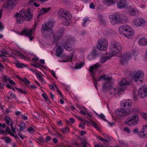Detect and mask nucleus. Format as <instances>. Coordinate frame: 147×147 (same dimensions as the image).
Returning <instances> with one entry per match:
<instances>
[{
    "mask_svg": "<svg viewBox=\"0 0 147 147\" xmlns=\"http://www.w3.org/2000/svg\"><path fill=\"white\" fill-rule=\"evenodd\" d=\"M81 143L83 145L87 144L88 143L86 142V141L84 140H82L81 141Z\"/></svg>",
    "mask_w": 147,
    "mask_h": 147,
    "instance_id": "nucleus-62",
    "label": "nucleus"
},
{
    "mask_svg": "<svg viewBox=\"0 0 147 147\" xmlns=\"http://www.w3.org/2000/svg\"><path fill=\"white\" fill-rule=\"evenodd\" d=\"M98 117H100V119H102L103 120L105 121H106V119H105V116L104 115L102 114L101 113L100 115H99V116H98Z\"/></svg>",
    "mask_w": 147,
    "mask_h": 147,
    "instance_id": "nucleus-50",
    "label": "nucleus"
},
{
    "mask_svg": "<svg viewBox=\"0 0 147 147\" xmlns=\"http://www.w3.org/2000/svg\"><path fill=\"white\" fill-rule=\"evenodd\" d=\"M65 30L63 28H61L59 30V31L58 34L60 36H61L64 32Z\"/></svg>",
    "mask_w": 147,
    "mask_h": 147,
    "instance_id": "nucleus-43",
    "label": "nucleus"
},
{
    "mask_svg": "<svg viewBox=\"0 0 147 147\" xmlns=\"http://www.w3.org/2000/svg\"><path fill=\"white\" fill-rule=\"evenodd\" d=\"M9 83L11 85H15L16 84L14 82V81H13L12 80H11L10 79L9 80Z\"/></svg>",
    "mask_w": 147,
    "mask_h": 147,
    "instance_id": "nucleus-63",
    "label": "nucleus"
},
{
    "mask_svg": "<svg viewBox=\"0 0 147 147\" xmlns=\"http://www.w3.org/2000/svg\"><path fill=\"white\" fill-rule=\"evenodd\" d=\"M119 84L120 86L123 85H129L130 82L128 79L127 78L123 79L122 81L119 82Z\"/></svg>",
    "mask_w": 147,
    "mask_h": 147,
    "instance_id": "nucleus-24",
    "label": "nucleus"
},
{
    "mask_svg": "<svg viewBox=\"0 0 147 147\" xmlns=\"http://www.w3.org/2000/svg\"><path fill=\"white\" fill-rule=\"evenodd\" d=\"M131 75L134 76L135 81L138 82L141 80V79L144 77V73L142 71L134 70L132 72Z\"/></svg>",
    "mask_w": 147,
    "mask_h": 147,
    "instance_id": "nucleus-10",
    "label": "nucleus"
},
{
    "mask_svg": "<svg viewBox=\"0 0 147 147\" xmlns=\"http://www.w3.org/2000/svg\"><path fill=\"white\" fill-rule=\"evenodd\" d=\"M124 130L127 132L128 133H129L130 132V129L127 127H125L124 128Z\"/></svg>",
    "mask_w": 147,
    "mask_h": 147,
    "instance_id": "nucleus-55",
    "label": "nucleus"
},
{
    "mask_svg": "<svg viewBox=\"0 0 147 147\" xmlns=\"http://www.w3.org/2000/svg\"><path fill=\"white\" fill-rule=\"evenodd\" d=\"M119 31L120 34L124 35L129 39L132 38L135 32L131 27L127 25H124L120 26L119 28Z\"/></svg>",
    "mask_w": 147,
    "mask_h": 147,
    "instance_id": "nucleus-5",
    "label": "nucleus"
},
{
    "mask_svg": "<svg viewBox=\"0 0 147 147\" xmlns=\"http://www.w3.org/2000/svg\"><path fill=\"white\" fill-rule=\"evenodd\" d=\"M16 89V90H18V91L20 92L21 93L24 94H26V89L25 88L24 89H20V88H19L17 87H15Z\"/></svg>",
    "mask_w": 147,
    "mask_h": 147,
    "instance_id": "nucleus-34",
    "label": "nucleus"
},
{
    "mask_svg": "<svg viewBox=\"0 0 147 147\" xmlns=\"http://www.w3.org/2000/svg\"><path fill=\"white\" fill-rule=\"evenodd\" d=\"M141 115L144 119H147V114L144 113L142 112L141 113Z\"/></svg>",
    "mask_w": 147,
    "mask_h": 147,
    "instance_id": "nucleus-44",
    "label": "nucleus"
},
{
    "mask_svg": "<svg viewBox=\"0 0 147 147\" xmlns=\"http://www.w3.org/2000/svg\"><path fill=\"white\" fill-rule=\"evenodd\" d=\"M132 110H127L124 109L119 108L117 109L115 112L116 115L118 117H126L129 115L132 112Z\"/></svg>",
    "mask_w": 147,
    "mask_h": 147,
    "instance_id": "nucleus-8",
    "label": "nucleus"
},
{
    "mask_svg": "<svg viewBox=\"0 0 147 147\" xmlns=\"http://www.w3.org/2000/svg\"><path fill=\"white\" fill-rule=\"evenodd\" d=\"M134 51L132 52H126L120 57V63L121 65H125L127 64L128 61L131 58L132 55L135 56Z\"/></svg>",
    "mask_w": 147,
    "mask_h": 147,
    "instance_id": "nucleus-7",
    "label": "nucleus"
},
{
    "mask_svg": "<svg viewBox=\"0 0 147 147\" xmlns=\"http://www.w3.org/2000/svg\"><path fill=\"white\" fill-rule=\"evenodd\" d=\"M10 135L11 136H12L14 138H15L16 139H19V138L18 137V136L16 135L15 136V135L13 133L12 134H11Z\"/></svg>",
    "mask_w": 147,
    "mask_h": 147,
    "instance_id": "nucleus-61",
    "label": "nucleus"
},
{
    "mask_svg": "<svg viewBox=\"0 0 147 147\" xmlns=\"http://www.w3.org/2000/svg\"><path fill=\"white\" fill-rule=\"evenodd\" d=\"M16 66L19 68H23L26 67V65L22 63H17L15 64Z\"/></svg>",
    "mask_w": 147,
    "mask_h": 147,
    "instance_id": "nucleus-32",
    "label": "nucleus"
},
{
    "mask_svg": "<svg viewBox=\"0 0 147 147\" xmlns=\"http://www.w3.org/2000/svg\"><path fill=\"white\" fill-rule=\"evenodd\" d=\"M107 41L104 39H102L98 42L97 48L100 51H105L107 49Z\"/></svg>",
    "mask_w": 147,
    "mask_h": 147,
    "instance_id": "nucleus-9",
    "label": "nucleus"
},
{
    "mask_svg": "<svg viewBox=\"0 0 147 147\" xmlns=\"http://www.w3.org/2000/svg\"><path fill=\"white\" fill-rule=\"evenodd\" d=\"M74 41V40H73L71 38H69L67 41H65L63 42V46L67 51H69L72 50V47L70 46V45L73 44Z\"/></svg>",
    "mask_w": 147,
    "mask_h": 147,
    "instance_id": "nucleus-15",
    "label": "nucleus"
},
{
    "mask_svg": "<svg viewBox=\"0 0 147 147\" xmlns=\"http://www.w3.org/2000/svg\"><path fill=\"white\" fill-rule=\"evenodd\" d=\"M18 0H7V7H11L15 6L17 3Z\"/></svg>",
    "mask_w": 147,
    "mask_h": 147,
    "instance_id": "nucleus-23",
    "label": "nucleus"
},
{
    "mask_svg": "<svg viewBox=\"0 0 147 147\" xmlns=\"http://www.w3.org/2000/svg\"><path fill=\"white\" fill-rule=\"evenodd\" d=\"M63 49L61 46H59L56 49V55L57 56H60L62 54Z\"/></svg>",
    "mask_w": 147,
    "mask_h": 147,
    "instance_id": "nucleus-25",
    "label": "nucleus"
},
{
    "mask_svg": "<svg viewBox=\"0 0 147 147\" xmlns=\"http://www.w3.org/2000/svg\"><path fill=\"white\" fill-rule=\"evenodd\" d=\"M85 115H86V116L88 118H90L91 117V115L90 114L87 112H86Z\"/></svg>",
    "mask_w": 147,
    "mask_h": 147,
    "instance_id": "nucleus-60",
    "label": "nucleus"
},
{
    "mask_svg": "<svg viewBox=\"0 0 147 147\" xmlns=\"http://www.w3.org/2000/svg\"><path fill=\"white\" fill-rule=\"evenodd\" d=\"M53 26V22L51 21H49L42 25V28L41 32L42 33H44V31L46 30H52Z\"/></svg>",
    "mask_w": 147,
    "mask_h": 147,
    "instance_id": "nucleus-11",
    "label": "nucleus"
},
{
    "mask_svg": "<svg viewBox=\"0 0 147 147\" xmlns=\"http://www.w3.org/2000/svg\"><path fill=\"white\" fill-rule=\"evenodd\" d=\"M99 20L100 24H105L106 23V21L105 20L103 19L102 17L100 18Z\"/></svg>",
    "mask_w": 147,
    "mask_h": 147,
    "instance_id": "nucleus-39",
    "label": "nucleus"
},
{
    "mask_svg": "<svg viewBox=\"0 0 147 147\" xmlns=\"http://www.w3.org/2000/svg\"><path fill=\"white\" fill-rule=\"evenodd\" d=\"M69 128L68 126L66 127L65 128L62 129L61 131L64 133H66L69 131Z\"/></svg>",
    "mask_w": 147,
    "mask_h": 147,
    "instance_id": "nucleus-42",
    "label": "nucleus"
},
{
    "mask_svg": "<svg viewBox=\"0 0 147 147\" xmlns=\"http://www.w3.org/2000/svg\"><path fill=\"white\" fill-rule=\"evenodd\" d=\"M100 66V65L98 63H96L93 65L91 66L89 68V71L91 75L92 76V78L94 80L93 83L94 87L97 89V82L98 81H100L102 80L107 81L105 83L107 82L108 84H109V82L112 79V78L110 77L106 76V74L101 76L99 78L96 80V78L94 76V74L95 72L98 69L99 67Z\"/></svg>",
    "mask_w": 147,
    "mask_h": 147,
    "instance_id": "nucleus-1",
    "label": "nucleus"
},
{
    "mask_svg": "<svg viewBox=\"0 0 147 147\" xmlns=\"http://www.w3.org/2000/svg\"><path fill=\"white\" fill-rule=\"evenodd\" d=\"M109 18L110 22L113 25L120 23H124L128 20V18L126 16L117 13L110 15Z\"/></svg>",
    "mask_w": 147,
    "mask_h": 147,
    "instance_id": "nucleus-3",
    "label": "nucleus"
},
{
    "mask_svg": "<svg viewBox=\"0 0 147 147\" xmlns=\"http://www.w3.org/2000/svg\"><path fill=\"white\" fill-rule=\"evenodd\" d=\"M107 33L108 34H111V33L114 32V31L111 29H108L107 30Z\"/></svg>",
    "mask_w": 147,
    "mask_h": 147,
    "instance_id": "nucleus-59",
    "label": "nucleus"
},
{
    "mask_svg": "<svg viewBox=\"0 0 147 147\" xmlns=\"http://www.w3.org/2000/svg\"><path fill=\"white\" fill-rule=\"evenodd\" d=\"M118 0H103V3L108 6L112 5L117 2Z\"/></svg>",
    "mask_w": 147,
    "mask_h": 147,
    "instance_id": "nucleus-19",
    "label": "nucleus"
},
{
    "mask_svg": "<svg viewBox=\"0 0 147 147\" xmlns=\"http://www.w3.org/2000/svg\"><path fill=\"white\" fill-rule=\"evenodd\" d=\"M128 5V3L125 0H119L117 5V8L120 9L125 8Z\"/></svg>",
    "mask_w": 147,
    "mask_h": 147,
    "instance_id": "nucleus-18",
    "label": "nucleus"
},
{
    "mask_svg": "<svg viewBox=\"0 0 147 147\" xmlns=\"http://www.w3.org/2000/svg\"><path fill=\"white\" fill-rule=\"evenodd\" d=\"M9 94H10V96L12 97V98H13L14 99H16V96L12 92H9Z\"/></svg>",
    "mask_w": 147,
    "mask_h": 147,
    "instance_id": "nucleus-48",
    "label": "nucleus"
},
{
    "mask_svg": "<svg viewBox=\"0 0 147 147\" xmlns=\"http://www.w3.org/2000/svg\"><path fill=\"white\" fill-rule=\"evenodd\" d=\"M11 141V140L9 137H6L5 140V142L9 143Z\"/></svg>",
    "mask_w": 147,
    "mask_h": 147,
    "instance_id": "nucleus-49",
    "label": "nucleus"
},
{
    "mask_svg": "<svg viewBox=\"0 0 147 147\" xmlns=\"http://www.w3.org/2000/svg\"><path fill=\"white\" fill-rule=\"evenodd\" d=\"M139 136L141 138H147V129L142 128L139 133Z\"/></svg>",
    "mask_w": 147,
    "mask_h": 147,
    "instance_id": "nucleus-21",
    "label": "nucleus"
},
{
    "mask_svg": "<svg viewBox=\"0 0 147 147\" xmlns=\"http://www.w3.org/2000/svg\"><path fill=\"white\" fill-rule=\"evenodd\" d=\"M111 45V47L113 48L117 52H119L122 49L121 45L119 43H115Z\"/></svg>",
    "mask_w": 147,
    "mask_h": 147,
    "instance_id": "nucleus-20",
    "label": "nucleus"
},
{
    "mask_svg": "<svg viewBox=\"0 0 147 147\" xmlns=\"http://www.w3.org/2000/svg\"><path fill=\"white\" fill-rule=\"evenodd\" d=\"M51 7H49L47 8H43L41 9L40 10V14L38 15L37 18H38L39 15H40L43 14L47 12H48L51 9Z\"/></svg>",
    "mask_w": 147,
    "mask_h": 147,
    "instance_id": "nucleus-27",
    "label": "nucleus"
},
{
    "mask_svg": "<svg viewBox=\"0 0 147 147\" xmlns=\"http://www.w3.org/2000/svg\"><path fill=\"white\" fill-rule=\"evenodd\" d=\"M92 125L96 129L98 130L99 129V128L98 125L94 121H92Z\"/></svg>",
    "mask_w": 147,
    "mask_h": 147,
    "instance_id": "nucleus-40",
    "label": "nucleus"
},
{
    "mask_svg": "<svg viewBox=\"0 0 147 147\" xmlns=\"http://www.w3.org/2000/svg\"><path fill=\"white\" fill-rule=\"evenodd\" d=\"M2 79L3 82L6 83L8 81H9L10 78L7 76H4L3 77Z\"/></svg>",
    "mask_w": 147,
    "mask_h": 147,
    "instance_id": "nucleus-36",
    "label": "nucleus"
},
{
    "mask_svg": "<svg viewBox=\"0 0 147 147\" xmlns=\"http://www.w3.org/2000/svg\"><path fill=\"white\" fill-rule=\"evenodd\" d=\"M28 131L30 133H33L34 132V129L32 127H30L28 129Z\"/></svg>",
    "mask_w": 147,
    "mask_h": 147,
    "instance_id": "nucleus-54",
    "label": "nucleus"
},
{
    "mask_svg": "<svg viewBox=\"0 0 147 147\" xmlns=\"http://www.w3.org/2000/svg\"><path fill=\"white\" fill-rule=\"evenodd\" d=\"M90 7L92 9H94V8L95 6L93 3L91 2L90 3Z\"/></svg>",
    "mask_w": 147,
    "mask_h": 147,
    "instance_id": "nucleus-58",
    "label": "nucleus"
},
{
    "mask_svg": "<svg viewBox=\"0 0 147 147\" xmlns=\"http://www.w3.org/2000/svg\"><path fill=\"white\" fill-rule=\"evenodd\" d=\"M36 76H37V77L39 79V80H42V78L39 74L37 73H36Z\"/></svg>",
    "mask_w": 147,
    "mask_h": 147,
    "instance_id": "nucleus-56",
    "label": "nucleus"
},
{
    "mask_svg": "<svg viewBox=\"0 0 147 147\" xmlns=\"http://www.w3.org/2000/svg\"><path fill=\"white\" fill-rule=\"evenodd\" d=\"M103 90L105 91L107 89H110V92L111 95H115L117 92V90L113 88L110 84H108L107 82L103 84Z\"/></svg>",
    "mask_w": 147,
    "mask_h": 147,
    "instance_id": "nucleus-13",
    "label": "nucleus"
},
{
    "mask_svg": "<svg viewBox=\"0 0 147 147\" xmlns=\"http://www.w3.org/2000/svg\"><path fill=\"white\" fill-rule=\"evenodd\" d=\"M6 131L8 132V133L10 135L11 134H12V133L11 132V131L10 128L8 126H7L6 128Z\"/></svg>",
    "mask_w": 147,
    "mask_h": 147,
    "instance_id": "nucleus-51",
    "label": "nucleus"
},
{
    "mask_svg": "<svg viewBox=\"0 0 147 147\" xmlns=\"http://www.w3.org/2000/svg\"><path fill=\"white\" fill-rule=\"evenodd\" d=\"M139 12L138 10L135 8L131 9L129 11V15L132 16H134L138 14Z\"/></svg>",
    "mask_w": 147,
    "mask_h": 147,
    "instance_id": "nucleus-22",
    "label": "nucleus"
},
{
    "mask_svg": "<svg viewBox=\"0 0 147 147\" xmlns=\"http://www.w3.org/2000/svg\"><path fill=\"white\" fill-rule=\"evenodd\" d=\"M22 118L23 120L24 121L27 120L28 118L26 116H23L22 117Z\"/></svg>",
    "mask_w": 147,
    "mask_h": 147,
    "instance_id": "nucleus-64",
    "label": "nucleus"
},
{
    "mask_svg": "<svg viewBox=\"0 0 147 147\" xmlns=\"http://www.w3.org/2000/svg\"><path fill=\"white\" fill-rule=\"evenodd\" d=\"M2 54H1L0 56H2L4 57H7V55H9L8 52L6 51H2L1 52Z\"/></svg>",
    "mask_w": 147,
    "mask_h": 147,
    "instance_id": "nucleus-37",
    "label": "nucleus"
},
{
    "mask_svg": "<svg viewBox=\"0 0 147 147\" xmlns=\"http://www.w3.org/2000/svg\"><path fill=\"white\" fill-rule=\"evenodd\" d=\"M132 104V102L130 99L125 100L121 102V106L127 110H131L130 107Z\"/></svg>",
    "mask_w": 147,
    "mask_h": 147,
    "instance_id": "nucleus-12",
    "label": "nucleus"
},
{
    "mask_svg": "<svg viewBox=\"0 0 147 147\" xmlns=\"http://www.w3.org/2000/svg\"><path fill=\"white\" fill-rule=\"evenodd\" d=\"M138 43L140 45H147V39L142 38H141L138 41Z\"/></svg>",
    "mask_w": 147,
    "mask_h": 147,
    "instance_id": "nucleus-28",
    "label": "nucleus"
},
{
    "mask_svg": "<svg viewBox=\"0 0 147 147\" xmlns=\"http://www.w3.org/2000/svg\"><path fill=\"white\" fill-rule=\"evenodd\" d=\"M84 63L83 62H81L78 63L76 64L75 66V69H80L82 66L84 65Z\"/></svg>",
    "mask_w": 147,
    "mask_h": 147,
    "instance_id": "nucleus-33",
    "label": "nucleus"
},
{
    "mask_svg": "<svg viewBox=\"0 0 147 147\" xmlns=\"http://www.w3.org/2000/svg\"><path fill=\"white\" fill-rule=\"evenodd\" d=\"M73 57V56L72 55L67 56L66 57V58L67 59V61L68 62H70L71 61Z\"/></svg>",
    "mask_w": 147,
    "mask_h": 147,
    "instance_id": "nucleus-41",
    "label": "nucleus"
},
{
    "mask_svg": "<svg viewBox=\"0 0 147 147\" xmlns=\"http://www.w3.org/2000/svg\"><path fill=\"white\" fill-rule=\"evenodd\" d=\"M10 126H11V130L12 131V133H16L15 130L16 129V127H13V124H10Z\"/></svg>",
    "mask_w": 147,
    "mask_h": 147,
    "instance_id": "nucleus-47",
    "label": "nucleus"
},
{
    "mask_svg": "<svg viewBox=\"0 0 147 147\" xmlns=\"http://www.w3.org/2000/svg\"><path fill=\"white\" fill-rule=\"evenodd\" d=\"M120 145L123 147H127V145L125 142H124L123 141H119Z\"/></svg>",
    "mask_w": 147,
    "mask_h": 147,
    "instance_id": "nucleus-38",
    "label": "nucleus"
},
{
    "mask_svg": "<svg viewBox=\"0 0 147 147\" xmlns=\"http://www.w3.org/2000/svg\"><path fill=\"white\" fill-rule=\"evenodd\" d=\"M57 16L61 19L65 20V21L62 22L63 25L66 26L69 25V22L68 21L71 20V17L69 11L63 9H60L58 11Z\"/></svg>",
    "mask_w": 147,
    "mask_h": 147,
    "instance_id": "nucleus-4",
    "label": "nucleus"
},
{
    "mask_svg": "<svg viewBox=\"0 0 147 147\" xmlns=\"http://www.w3.org/2000/svg\"><path fill=\"white\" fill-rule=\"evenodd\" d=\"M17 77L21 81H23L24 83L26 84H30V82L26 78H24L23 79H22L20 77H19L18 76H17Z\"/></svg>",
    "mask_w": 147,
    "mask_h": 147,
    "instance_id": "nucleus-30",
    "label": "nucleus"
},
{
    "mask_svg": "<svg viewBox=\"0 0 147 147\" xmlns=\"http://www.w3.org/2000/svg\"><path fill=\"white\" fill-rule=\"evenodd\" d=\"M146 23L145 20L142 18H137L133 21V24L136 27L144 26Z\"/></svg>",
    "mask_w": 147,
    "mask_h": 147,
    "instance_id": "nucleus-16",
    "label": "nucleus"
},
{
    "mask_svg": "<svg viewBox=\"0 0 147 147\" xmlns=\"http://www.w3.org/2000/svg\"><path fill=\"white\" fill-rule=\"evenodd\" d=\"M140 121L139 116L136 114H134L131 117H129L126 120L125 124L130 126L136 125Z\"/></svg>",
    "mask_w": 147,
    "mask_h": 147,
    "instance_id": "nucleus-6",
    "label": "nucleus"
},
{
    "mask_svg": "<svg viewBox=\"0 0 147 147\" xmlns=\"http://www.w3.org/2000/svg\"><path fill=\"white\" fill-rule=\"evenodd\" d=\"M20 131H23L26 127L25 124L23 122H21L19 125Z\"/></svg>",
    "mask_w": 147,
    "mask_h": 147,
    "instance_id": "nucleus-31",
    "label": "nucleus"
},
{
    "mask_svg": "<svg viewBox=\"0 0 147 147\" xmlns=\"http://www.w3.org/2000/svg\"><path fill=\"white\" fill-rule=\"evenodd\" d=\"M79 127H81L82 129H84L85 127L84 124L83 123H80L79 125Z\"/></svg>",
    "mask_w": 147,
    "mask_h": 147,
    "instance_id": "nucleus-57",
    "label": "nucleus"
},
{
    "mask_svg": "<svg viewBox=\"0 0 147 147\" xmlns=\"http://www.w3.org/2000/svg\"><path fill=\"white\" fill-rule=\"evenodd\" d=\"M6 124L8 125H10V124H13L12 120L9 117H5L4 118Z\"/></svg>",
    "mask_w": 147,
    "mask_h": 147,
    "instance_id": "nucleus-29",
    "label": "nucleus"
},
{
    "mask_svg": "<svg viewBox=\"0 0 147 147\" xmlns=\"http://www.w3.org/2000/svg\"><path fill=\"white\" fill-rule=\"evenodd\" d=\"M138 94L140 97L144 98L147 96V86L144 85L140 88L138 91Z\"/></svg>",
    "mask_w": 147,
    "mask_h": 147,
    "instance_id": "nucleus-14",
    "label": "nucleus"
},
{
    "mask_svg": "<svg viewBox=\"0 0 147 147\" xmlns=\"http://www.w3.org/2000/svg\"><path fill=\"white\" fill-rule=\"evenodd\" d=\"M32 15L29 9L25 11L24 9L20 10L19 13H16L15 16L18 24L22 23L24 19L27 21L31 20Z\"/></svg>",
    "mask_w": 147,
    "mask_h": 147,
    "instance_id": "nucleus-2",
    "label": "nucleus"
},
{
    "mask_svg": "<svg viewBox=\"0 0 147 147\" xmlns=\"http://www.w3.org/2000/svg\"><path fill=\"white\" fill-rule=\"evenodd\" d=\"M33 29H25L22 31V33L26 36H29V38L30 40H32L34 38V37L31 35L33 31Z\"/></svg>",
    "mask_w": 147,
    "mask_h": 147,
    "instance_id": "nucleus-17",
    "label": "nucleus"
},
{
    "mask_svg": "<svg viewBox=\"0 0 147 147\" xmlns=\"http://www.w3.org/2000/svg\"><path fill=\"white\" fill-rule=\"evenodd\" d=\"M97 138L98 140H100L102 142H108V141L107 140H106L104 139H103V138H101L99 136H98L97 137Z\"/></svg>",
    "mask_w": 147,
    "mask_h": 147,
    "instance_id": "nucleus-46",
    "label": "nucleus"
},
{
    "mask_svg": "<svg viewBox=\"0 0 147 147\" xmlns=\"http://www.w3.org/2000/svg\"><path fill=\"white\" fill-rule=\"evenodd\" d=\"M133 132L134 134H137L138 133H139V129L137 128H135L133 129Z\"/></svg>",
    "mask_w": 147,
    "mask_h": 147,
    "instance_id": "nucleus-52",
    "label": "nucleus"
},
{
    "mask_svg": "<svg viewBox=\"0 0 147 147\" xmlns=\"http://www.w3.org/2000/svg\"><path fill=\"white\" fill-rule=\"evenodd\" d=\"M117 52L116 51V50H115V49L111 47V45L110 48V52L109 53L110 56L111 57L115 56V55H116Z\"/></svg>",
    "mask_w": 147,
    "mask_h": 147,
    "instance_id": "nucleus-26",
    "label": "nucleus"
},
{
    "mask_svg": "<svg viewBox=\"0 0 147 147\" xmlns=\"http://www.w3.org/2000/svg\"><path fill=\"white\" fill-rule=\"evenodd\" d=\"M83 22L82 23V25L83 26L85 27L86 22L89 21V19L88 18H84L83 20Z\"/></svg>",
    "mask_w": 147,
    "mask_h": 147,
    "instance_id": "nucleus-45",
    "label": "nucleus"
},
{
    "mask_svg": "<svg viewBox=\"0 0 147 147\" xmlns=\"http://www.w3.org/2000/svg\"><path fill=\"white\" fill-rule=\"evenodd\" d=\"M42 95L46 101H47L48 100V97H47V96H46L45 95V94L44 93L42 94Z\"/></svg>",
    "mask_w": 147,
    "mask_h": 147,
    "instance_id": "nucleus-53",
    "label": "nucleus"
},
{
    "mask_svg": "<svg viewBox=\"0 0 147 147\" xmlns=\"http://www.w3.org/2000/svg\"><path fill=\"white\" fill-rule=\"evenodd\" d=\"M109 57L107 56L102 57L100 60V62L103 63L106 61L107 59H108Z\"/></svg>",
    "mask_w": 147,
    "mask_h": 147,
    "instance_id": "nucleus-35",
    "label": "nucleus"
}]
</instances>
